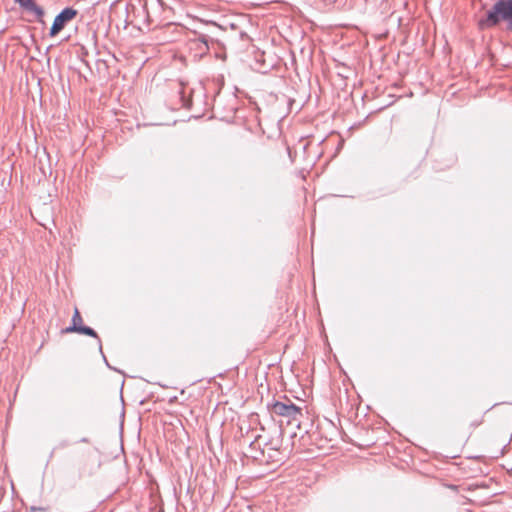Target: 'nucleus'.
<instances>
[{"label":"nucleus","instance_id":"nucleus-11","mask_svg":"<svg viewBox=\"0 0 512 512\" xmlns=\"http://www.w3.org/2000/svg\"><path fill=\"white\" fill-rule=\"evenodd\" d=\"M69 445V442L67 440H63L59 443V447L65 448Z\"/></svg>","mask_w":512,"mask_h":512},{"label":"nucleus","instance_id":"nucleus-5","mask_svg":"<svg viewBox=\"0 0 512 512\" xmlns=\"http://www.w3.org/2000/svg\"><path fill=\"white\" fill-rule=\"evenodd\" d=\"M63 333H77L80 335H86V336H89V337L99 340V335L96 332V330H94L92 327L87 326L83 323L82 316L77 308L75 309V311L73 313V316L71 319V324L68 327H66L65 329H63Z\"/></svg>","mask_w":512,"mask_h":512},{"label":"nucleus","instance_id":"nucleus-13","mask_svg":"<svg viewBox=\"0 0 512 512\" xmlns=\"http://www.w3.org/2000/svg\"><path fill=\"white\" fill-rule=\"evenodd\" d=\"M79 442H81V443H88V442H89V439H88V438H86V437H83V438H81V439L79 440Z\"/></svg>","mask_w":512,"mask_h":512},{"label":"nucleus","instance_id":"nucleus-1","mask_svg":"<svg viewBox=\"0 0 512 512\" xmlns=\"http://www.w3.org/2000/svg\"><path fill=\"white\" fill-rule=\"evenodd\" d=\"M221 27L214 21H204L194 15V57H202L209 50V42L218 36Z\"/></svg>","mask_w":512,"mask_h":512},{"label":"nucleus","instance_id":"nucleus-10","mask_svg":"<svg viewBox=\"0 0 512 512\" xmlns=\"http://www.w3.org/2000/svg\"><path fill=\"white\" fill-rule=\"evenodd\" d=\"M31 511H32V512H36V511H42V512H45V511H47V508H45V507H36V506H32V507H31Z\"/></svg>","mask_w":512,"mask_h":512},{"label":"nucleus","instance_id":"nucleus-4","mask_svg":"<svg viewBox=\"0 0 512 512\" xmlns=\"http://www.w3.org/2000/svg\"><path fill=\"white\" fill-rule=\"evenodd\" d=\"M78 14V11L67 6L63 8L54 18L52 26L49 30L50 37H56Z\"/></svg>","mask_w":512,"mask_h":512},{"label":"nucleus","instance_id":"nucleus-15","mask_svg":"<svg viewBox=\"0 0 512 512\" xmlns=\"http://www.w3.org/2000/svg\"><path fill=\"white\" fill-rule=\"evenodd\" d=\"M179 486L182 488V482L180 479H179Z\"/></svg>","mask_w":512,"mask_h":512},{"label":"nucleus","instance_id":"nucleus-3","mask_svg":"<svg viewBox=\"0 0 512 512\" xmlns=\"http://www.w3.org/2000/svg\"><path fill=\"white\" fill-rule=\"evenodd\" d=\"M269 408L272 414L286 417L289 424L295 422L297 427H300V419L303 417L302 409L290 400L287 402L275 401Z\"/></svg>","mask_w":512,"mask_h":512},{"label":"nucleus","instance_id":"nucleus-12","mask_svg":"<svg viewBox=\"0 0 512 512\" xmlns=\"http://www.w3.org/2000/svg\"><path fill=\"white\" fill-rule=\"evenodd\" d=\"M187 493L189 494L190 493V490H191V480L190 478H187Z\"/></svg>","mask_w":512,"mask_h":512},{"label":"nucleus","instance_id":"nucleus-14","mask_svg":"<svg viewBox=\"0 0 512 512\" xmlns=\"http://www.w3.org/2000/svg\"><path fill=\"white\" fill-rule=\"evenodd\" d=\"M186 57H181V61H183L184 63H186Z\"/></svg>","mask_w":512,"mask_h":512},{"label":"nucleus","instance_id":"nucleus-7","mask_svg":"<svg viewBox=\"0 0 512 512\" xmlns=\"http://www.w3.org/2000/svg\"><path fill=\"white\" fill-rule=\"evenodd\" d=\"M181 86L182 88L179 93L182 105L186 108H190L192 104V89H189L188 84L184 82H181Z\"/></svg>","mask_w":512,"mask_h":512},{"label":"nucleus","instance_id":"nucleus-9","mask_svg":"<svg viewBox=\"0 0 512 512\" xmlns=\"http://www.w3.org/2000/svg\"><path fill=\"white\" fill-rule=\"evenodd\" d=\"M98 347H99V351H100V353H101V355H102V357H103V360H104V362H105L106 366H107L109 369H111V370H115V371H117L114 367H112V366L109 364V362H108V360H107L106 356L104 355L103 350H102V342H101V339H100V338H99V340H98Z\"/></svg>","mask_w":512,"mask_h":512},{"label":"nucleus","instance_id":"nucleus-6","mask_svg":"<svg viewBox=\"0 0 512 512\" xmlns=\"http://www.w3.org/2000/svg\"><path fill=\"white\" fill-rule=\"evenodd\" d=\"M14 2L18 4L23 12L32 14L38 23L45 24V10L37 4L36 0H14Z\"/></svg>","mask_w":512,"mask_h":512},{"label":"nucleus","instance_id":"nucleus-8","mask_svg":"<svg viewBox=\"0 0 512 512\" xmlns=\"http://www.w3.org/2000/svg\"><path fill=\"white\" fill-rule=\"evenodd\" d=\"M198 93L202 97L206 98V87L202 81L199 82L198 87H194V94Z\"/></svg>","mask_w":512,"mask_h":512},{"label":"nucleus","instance_id":"nucleus-2","mask_svg":"<svg viewBox=\"0 0 512 512\" xmlns=\"http://www.w3.org/2000/svg\"><path fill=\"white\" fill-rule=\"evenodd\" d=\"M506 21L508 29L512 31V0H498L487 12V17L480 23L488 27L496 26L500 21Z\"/></svg>","mask_w":512,"mask_h":512}]
</instances>
